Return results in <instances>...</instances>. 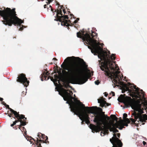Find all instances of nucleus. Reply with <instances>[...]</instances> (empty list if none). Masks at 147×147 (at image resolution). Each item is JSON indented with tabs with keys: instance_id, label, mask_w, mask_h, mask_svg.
Returning <instances> with one entry per match:
<instances>
[{
	"instance_id": "obj_51",
	"label": "nucleus",
	"mask_w": 147,
	"mask_h": 147,
	"mask_svg": "<svg viewBox=\"0 0 147 147\" xmlns=\"http://www.w3.org/2000/svg\"><path fill=\"white\" fill-rule=\"evenodd\" d=\"M122 93H124V92H125V91H124V92H123V90H122Z\"/></svg>"
},
{
	"instance_id": "obj_23",
	"label": "nucleus",
	"mask_w": 147,
	"mask_h": 147,
	"mask_svg": "<svg viewBox=\"0 0 147 147\" xmlns=\"http://www.w3.org/2000/svg\"><path fill=\"white\" fill-rule=\"evenodd\" d=\"M40 138H41V139L42 140H44L46 138V140H48V138L47 137L45 136L44 134H43L41 133H40Z\"/></svg>"
},
{
	"instance_id": "obj_47",
	"label": "nucleus",
	"mask_w": 147,
	"mask_h": 147,
	"mask_svg": "<svg viewBox=\"0 0 147 147\" xmlns=\"http://www.w3.org/2000/svg\"><path fill=\"white\" fill-rule=\"evenodd\" d=\"M82 121V123L83 124V122H85V120H84V119H83V120Z\"/></svg>"
},
{
	"instance_id": "obj_37",
	"label": "nucleus",
	"mask_w": 147,
	"mask_h": 147,
	"mask_svg": "<svg viewBox=\"0 0 147 147\" xmlns=\"http://www.w3.org/2000/svg\"><path fill=\"white\" fill-rule=\"evenodd\" d=\"M143 145L144 146L146 144V142H145L144 141H143Z\"/></svg>"
},
{
	"instance_id": "obj_56",
	"label": "nucleus",
	"mask_w": 147,
	"mask_h": 147,
	"mask_svg": "<svg viewBox=\"0 0 147 147\" xmlns=\"http://www.w3.org/2000/svg\"><path fill=\"white\" fill-rule=\"evenodd\" d=\"M57 4H58V5H59V3H58Z\"/></svg>"
},
{
	"instance_id": "obj_55",
	"label": "nucleus",
	"mask_w": 147,
	"mask_h": 147,
	"mask_svg": "<svg viewBox=\"0 0 147 147\" xmlns=\"http://www.w3.org/2000/svg\"><path fill=\"white\" fill-rule=\"evenodd\" d=\"M103 133H102V136H103Z\"/></svg>"
},
{
	"instance_id": "obj_1",
	"label": "nucleus",
	"mask_w": 147,
	"mask_h": 147,
	"mask_svg": "<svg viewBox=\"0 0 147 147\" xmlns=\"http://www.w3.org/2000/svg\"><path fill=\"white\" fill-rule=\"evenodd\" d=\"M71 59H74L77 61L86 63L82 59L79 57H68L61 65V67L64 69L62 71L63 74L71 84H83L88 80V78L82 75V70L78 64L75 62H72L67 64L65 63H67Z\"/></svg>"
},
{
	"instance_id": "obj_38",
	"label": "nucleus",
	"mask_w": 147,
	"mask_h": 147,
	"mask_svg": "<svg viewBox=\"0 0 147 147\" xmlns=\"http://www.w3.org/2000/svg\"><path fill=\"white\" fill-rule=\"evenodd\" d=\"M61 7V8L60 9H61H61H63V8H64V7H63V5H61L60 6Z\"/></svg>"
},
{
	"instance_id": "obj_40",
	"label": "nucleus",
	"mask_w": 147,
	"mask_h": 147,
	"mask_svg": "<svg viewBox=\"0 0 147 147\" xmlns=\"http://www.w3.org/2000/svg\"><path fill=\"white\" fill-rule=\"evenodd\" d=\"M70 16H73V18H75V17H74V15H73L72 14H71H71H70Z\"/></svg>"
},
{
	"instance_id": "obj_3",
	"label": "nucleus",
	"mask_w": 147,
	"mask_h": 147,
	"mask_svg": "<svg viewBox=\"0 0 147 147\" xmlns=\"http://www.w3.org/2000/svg\"><path fill=\"white\" fill-rule=\"evenodd\" d=\"M84 31H82L81 32L80 31L78 32L77 33V37L82 38L84 43H85L86 44L90 45L87 46L88 48L91 49L92 53L94 55L98 54V57L100 59V60L98 61L100 63L103 58V56L101 54H104L105 55H107L102 52V49L99 46L100 43L97 42V40H96L97 36V34L92 31L91 34L86 33L84 34Z\"/></svg>"
},
{
	"instance_id": "obj_8",
	"label": "nucleus",
	"mask_w": 147,
	"mask_h": 147,
	"mask_svg": "<svg viewBox=\"0 0 147 147\" xmlns=\"http://www.w3.org/2000/svg\"><path fill=\"white\" fill-rule=\"evenodd\" d=\"M82 108L76 113L79 115V117L81 120H85L86 123L88 124L90 123V118L88 114L92 113L94 114L96 109L98 108L97 107H85L83 104H82Z\"/></svg>"
},
{
	"instance_id": "obj_21",
	"label": "nucleus",
	"mask_w": 147,
	"mask_h": 147,
	"mask_svg": "<svg viewBox=\"0 0 147 147\" xmlns=\"http://www.w3.org/2000/svg\"><path fill=\"white\" fill-rule=\"evenodd\" d=\"M47 140H46V138L44 140H42V139H39L37 138V143H38V142H40V143H49V142Z\"/></svg>"
},
{
	"instance_id": "obj_44",
	"label": "nucleus",
	"mask_w": 147,
	"mask_h": 147,
	"mask_svg": "<svg viewBox=\"0 0 147 147\" xmlns=\"http://www.w3.org/2000/svg\"><path fill=\"white\" fill-rule=\"evenodd\" d=\"M3 100L2 98H0V101H2Z\"/></svg>"
},
{
	"instance_id": "obj_4",
	"label": "nucleus",
	"mask_w": 147,
	"mask_h": 147,
	"mask_svg": "<svg viewBox=\"0 0 147 147\" xmlns=\"http://www.w3.org/2000/svg\"><path fill=\"white\" fill-rule=\"evenodd\" d=\"M0 15L3 17V20L2 22L5 25L11 26L13 24L15 26H19L20 27L19 30H23L24 26L21 24L24 22V21L16 16L15 8L11 9L7 7L5 10H0Z\"/></svg>"
},
{
	"instance_id": "obj_19",
	"label": "nucleus",
	"mask_w": 147,
	"mask_h": 147,
	"mask_svg": "<svg viewBox=\"0 0 147 147\" xmlns=\"http://www.w3.org/2000/svg\"><path fill=\"white\" fill-rule=\"evenodd\" d=\"M25 119H22H22H21L20 122V125H18V128L19 129L21 130V128L22 127V126H24L26 125V124L28 123V122H26V120H24Z\"/></svg>"
},
{
	"instance_id": "obj_41",
	"label": "nucleus",
	"mask_w": 147,
	"mask_h": 147,
	"mask_svg": "<svg viewBox=\"0 0 147 147\" xmlns=\"http://www.w3.org/2000/svg\"><path fill=\"white\" fill-rule=\"evenodd\" d=\"M53 60H57V59L55 58H54L53 59Z\"/></svg>"
},
{
	"instance_id": "obj_43",
	"label": "nucleus",
	"mask_w": 147,
	"mask_h": 147,
	"mask_svg": "<svg viewBox=\"0 0 147 147\" xmlns=\"http://www.w3.org/2000/svg\"><path fill=\"white\" fill-rule=\"evenodd\" d=\"M47 5L46 4H45L44 5V8H46L47 7Z\"/></svg>"
},
{
	"instance_id": "obj_22",
	"label": "nucleus",
	"mask_w": 147,
	"mask_h": 147,
	"mask_svg": "<svg viewBox=\"0 0 147 147\" xmlns=\"http://www.w3.org/2000/svg\"><path fill=\"white\" fill-rule=\"evenodd\" d=\"M32 140H33L35 141L36 144L37 146V147H42V146H41V143L40 142H38V143H37V140L36 141V140H34V139L33 138L31 137L30 138V139H28V140L30 142H31Z\"/></svg>"
},
{
	"instance_id": "obj_34",
	"label": "nucleus",
	"mask_w": 147,
	"mask_h": 147,
	"mask_svg": "<svg viewBox=\"0 0 147 147\" xmlns=\"http://www.w3.org/2000/svg\"><path fill=\"white\" fill-rule=\"evenodd\" d=\"M117 136L118 138H119L120 136V134L119 133H117Z\"/></svg>"
},
{
	"instance_id": "obj_18",
	"label": "nucleus",
	"mask_w": 147,
	"mask_h": 147,
	"mask_svg": "<svg viewBox=\"0 0 147 147\" xmlns=\"http://www.w3.org/2000/svg\"><path fill=\"white\" fill-rule=\"evenodd\" d=\"M6 108H8L9 110L11 112L9 113V111L7 113L8 114V116L10 117H12V115L13 114H14V113H16L17 112L16 111H15L13 110V109H11V108H10L9 107V105H6Z\"/></svg>"
},
{
	"instance_id": "obj_42",
	"label": "nucleus",
	"mask_w": 147,
	"mask_h": 147,
	"mask_svg": "<svg viewBox=\"0 0 147 147\" xmlns=\"http://www.w3.org/2000/svg\"><path fill=\"white\" fill-rule=\"evenodd\" d=\"M88 67V65H85L84 66V67L85 68H87Z\"/></svg>"
},
{
	"instance_id": "obj_54",
	"label": "nucleus",
	"mask_w": 147,
	"mask_h": 147,
	"mask_svg": "<svg viewBox=\"0 0 147 147\" xmlns=\"http://www.w3.org/2000/svg\"><path fill=\"white\" fill-rule=\"evenodd\" d=\"M53 64V63H50V64Z\"/></svg>"
},
{
	"instance_id": "obj_30",
	"label": "nucleus",
	"mask_w": 147,
	"mask_h": 147,
	"mask_svg": "<svg viewBox=\"0 0 147 147\" xmlns=\"http://www.w3.org/2000/svg\"><path fill=\"white\" fill-rule=\"evenodd\" d=\"M50 78L51 80V81H52L54 82H55V79H54L53 78V77H51L50 76H49V78Z\"/></svg>"
},
{
	"instance_id": "obj_29",
	"label": "nucleus",
	"mask_w": 147,
	"mask_h": 147,
	"mask_svg": "<svg viewBox=\"0 0 147 147\" xmlns=\"http://www.w3.org/2000/svg\"><path fill=\"white\" fill-rule=\"evenodd\" d=\"M40 133H38L37 135V136L38 138H36V139H37V138H38L39 139H41V138H40Z\"/></svg>"
},
{
	"instance_id": "obj_9",
	"label": "nucleus",
	"mask_w": 147,
	"mask_h": 147,
	"mask_svg": "<svg viewBox=\"0 0 147 147\" xmlns=\"http://www.w3.org/2000/svg\"><path fill=\"white\" fill-rule=\"evenodd\" d=\"M54 12L57 13L56 16H55V18L54 19L55 21L61 22V24L62 26L68 27L70 25L68 24V23L70 22V20H66L68 19V16L63 15L62 13V10L61 9H56Z\"/></svg>"
},
{
	"instance_id": "obj_2",
	"label": "nucleus",
	"mask_w": 147,
	"mask_h": 147,
	"mask_svg": "<svg viewBox=\"0 0 147 147\" xmlns=\"http://www.w3.org/2000/svg\"><path fill=\"white\" fill-rule=\"evenodd\" d=\"M125 94H121L118 98V100L120 102H123L129 106H130L134 110V112L132 115L134 116V119L130 118V120L128 118H126L125 120L126 122L123 123V126H127L128 123H130L131 121L132 123L138 127L139 125L141 126L144 125L147 121V115L145 114H142L144 113L143 109H142V104L141 101L138 99L137 101L133 100L129 96H125Z\"/></svg>"
},
{
	"instance_id": "obj_10",
	"label": "nucleus",
	"mask_w": 147,
	"mask_h": 147,
	"mask_svg": "<svg viewBox=\"0 0 147 147\" xmlns=\"http://www.w3.org/2000/svg\"><path fill=\"white\" fill-rule=\"evenodd\" d=\"M127 85L131 88V90H133L132 93L134 94H136V98H140L142 95L144 96L145 93L142 90H140L141 92V94H140L141 92L139 91V88L137 87L134 84H131L130 83H128Z\"/></svg>"
},
{
	"instance_id": "obj_32",
	"label": "nucleus",
	"mask_w": 147,
	"mask_h": 147,
	"mask_svg": "<svg viewBox=\"0 0 147 147\" xmlns=\"http://www.w3.org/2000/svg\"><path fill=\"white\" fill-rule=\"evenodd\" d=\"M127 116V114L126 113H124L123 114V118H126Z\"/></svg>"
},
{
	"instance_id": "obj_31",
	"label": "nucleus",
	"mask_w": 147,
	"mask_h": 147,
	"mask_svg": "<svg viewBox=\"0 0 147 147\" xmlns=\"http://www.w3.org/2000/svg\"><path fill=\"white\" fill-rule=\"evenodd\" d=\"M100 82L99 81V80H98L96 81H95V83L96 84L98 85L100 83Z\"/></svg>"
},
{
	"instance_id": "obj_52",
	"label": "nucleus",
	"mask_w": 147,
	"mask_h": 147,
	"mask_svg": "<svg viewBox=\"0 0 147 147\" xmlns=\"http://www.w3.org/2000/svg\"><path fill=\"white\" fill-rule=\"evenodd\" d=\"M70 13V11H68V14H69V13Z\"/></svg>"
},
{
	"instance_id": "obj_50",
	"label": "nucleus",
	"mask_w": 147,
	"mask_h": 147,
	"mask_svg": "<svg viewBox=\"0 0 147 147\" xmlns=\"http://www.w3.org/2000/svg\"><path fill=\"white\" fill-rule=\"evenodd\" d=\"M79 19H79V18H77L76 19V20H77L78 21V20H79Z\"/></svg>"
},
{
	"instance_id": "obj_33",
	"label": "nucleus",
	"mask_w": 147,
	"mask_h": 147,
	"mask_svg": "<svg viewBox=\"0 0 147 147\" xmlns=\"http://www.w3.org/2000/svg\"><path fill=\"white\" fill-rule=\"evenodd\" d=\"M63 12L64 14H65L66 13V11L65 9H63Z\"/></svg>"
},
{
	"instance_id": "obj_53",
	"label": "nucleus",
	"mask_w": 147,
	"mask_h": 147,
	"mask_svg": "<svg viewBox=\"0 0 147 147\" xmlns=\"http://www.w3.org/2000/svg\"><path fill=\"white\" fill-rule=\"evenodd\" d=\"M49 7H51V8L52 7H51V5H50V6H49Z\"/></svg>"
},
{
	"instance_id": "obj_57",
	"label": "nucleus",
	"mask_w": 147,
	"mask_h": 147,
	"mask_svg": "<svg viewBox=\"0 0 147 147\" xmlns=\"http://www.w3.org/2000/svg\"><path fill=\"white\" fill-rule=\"evenodd\" d=\"M54 63V64H55V63Z\"/></svg>"
},
{
	"instance_id": "obj_17",
	"label": "nucleus",
	"mask_w": 147,
	"mask_h": 147,
	"mask_svg": "<svg viewBox=\"0 0 147 147\" xmlns=\"http://www.w3.org/2000/svg\"><path fill=\"white\" fill-rule=\"evenodd\" d=\"M99 109L102 112V113L103 114L102 115H101L100 114H99L98 115H100L102 117L103 119L104 120V121H105V120L106 119L107 121H109V120H110V118L109 117H108L107 115H105V112H103L102 111V109L101 108H99Z\"/></svg>"
},
{
	"instance_id": "obj_16",
	"label": "nucleus",
	"mask_w": 147,
	"mask_h": 147,
	"mask_svg": "<svg viewBox=\"0 0 147 147\" xmlns=\"http://www.w3.org/2000/svg\"><path fill=\"white\" fill-rule=\"evenodd\" d=\"M59 75H57V74H55L54 77L55 79V82H58V83H59V81L58 80L59 79L61 81L64 82V78L63 77L61 73V72H59Z\"/></svg>"
},
{
	"instance_id": "obj_36",
	"label": "nucleus",
	"mask_w": 147,
	"mask_h": 147,
	"mask_svg": "<svg viewBox=\"0 0 147 147\" xmlns=\"http://www.w3.org/2000/svg\"><path fill=\"white\" fill-rule=\"evenodd\" d=\"M111 93L112 94V96H115V93L114 92H111Z\"/></svg>"
},
{
	"instance_id": "obj_28",
	"label": "nucleus",
	"mask_w": 147,
	"mask_h": 147,
	"mask_svg": "<svg viewBox=\"0 0 147 147\" xmlns=\"http://www.w3.org/2000/svg\"><path fill=\"white\" fill-rule=\"evenodd\" d=\"M64 87L67 89L70 86L68 84H64L63 85Z\"/></svg>"
},
{
	"instance_id": "obj_26",
	"label": "nucleus",
	"mask_w": 147,
	"mask_h": 147,
	"mask_svg": "<svg viewBox=\"0 0 147 147\" xmlns=\"http://www.w3.org/2000/svg\"><path fill=\"white\" fill-rule=\"evenodd\" d=\"M115 70H113V71H115V70L116 69H117V71H119V67H118V66H117V64L115 65Z\"/></svg>"
},
{
	"instance_id": "obj_27",
	"label": "nucleus",
	"mask_w": 147,
	"mask_h": 147,
	"mask_svg": "<svg viewBox=\"0 0 147 147\" xmlns=\"http://www.w3.org/2000/svg\"><path fill=\"white\" fill-rule=\"evenodd\" d=\"M70 21V22H69L68 23V24H69V23H71V25H71V26H73L74 25V24H76V23H77L78 22V21L77 20H75L74 21V23H74V24H72V23H71V21Z\"/></svg>"
},
{
	"instance_id": "obj_24",
	"label": "nucleus",
	"mask_w": 147,
	"mask_h": 147,
	"mask_svg": "<svg viewBox=\"0 0 147 147\" xmlns=\"http://www.w3.org/2000/svg\"><path fill=\"white\" fill-rule=\"evenodd\" d=\"M123 120L122 119H121V124L120 125H119L118 128L120 130L122 129L124 127L123 125Z\"/></svg>"
},
{
	"instance_id": "obj_5",
	"label": "nucleus",
	"mask_w": 147,
	"mask_h": 147,
	"mask_svg": "<svg viewBox=\"0 0 147 147\" xmlns=\"http://www.w3.org/2000/svg\"><path fill=\"white\" fill-rule=\"evenodd\" d=\"M102 55L103 58L102 60H104L105 64L100 67V69L102 71H104L105 75L110 78L112 80L113 83H114L115 84L123 85V82H121V80L122 77H123V76H122L121 77V75L119 74L120 71H110L108 66V65L111 70H115L112 62L110 60V58H108V55H105L104 54H102Z\"/></svg>"
},
{
	"instance_id": "obj_49",
	"label": "nucleus",
	"mask_w": 147,
	"mask_h": 147,
	"mask_svg": "<svg viewBox=\"0 0 147 147\" xmlns=\"http://www.w3.org/2000/svg\"><path fill=\"white\" fill-rule=\"evenodd\" d=\"M15 129H17V128H16V127H13Z\"/></svg>"
},
{
	"instance_id": "obj_6",
	"label": "nucleus",
	"mask_w": 147,
	"mask_h": 147,
	"mask_svg": "<svg viewBox=\"0 0 147 147\" xmlns=\"http://www.w3.org/2000/svg\"><path fill=\"white\" fill-rule=\"evenodd\" d=\"M93 121L96 123L97 125L92 124L89 125V127L93 132H97L101 131L100 135L102 136V134L103 133V136L106 134H109L108 129H109L110 131H113L111 125H109L108 123V121L106 119L105 121H104L102 117L100 115L95 116L94 118Z\"/></svg>"
},
{
	"instance_id": "obj_25",
	"label": "nucleus",
	"mask_w": 147,
	"mask_h": 147,
	"mask_svg": "<svg viewBox=\"0 0 147 147\" xmlns=\"http://www.w3.org/2000/svg\"><path fill=\"white\" fill-rule=\"evenodd\" d=\"M129 87H128L126 86V91H128L130 93L132 92V91H133L132 90H130L129 88Z\"/></svg>"
},
{
	"instance_id": "obj_11",
	"label": "nucleus",
	"mask_w": 147,
	"mask_h": 147,
	"mask_svg": "<svg viewBox=\"0 0 147 147\" xmlns=\"http://www.w3.org/2000/svg\"><path fill=\"white\" fill-rule=\"evenodd\" d=\"M16 81L22 84L24 86L27 87L29 85V81L28 80L26 76V75L24 74H20L17 77Z\"/></svg>"
},
{
	"instance_id": "obj_39",
	"label": "nucleus",
	"mask_w": 147,
	"mask_h": 147,
	"mask_svg": "<svg viewBox=\"0 0 147 147\" xmlns=\"http://www.w3.org/2000/svg\"><path fill=\"white\" fill-rule=\"evenodd\" d=\"M105 96H107L108 95V94L107 92H105Z\"/></svg>"
},
{
	"instance_id": "obj_48",
	"label": "nucleus",
	"mask_w": 147,
	"mask_h": 147,
	"mask_svg": "<svg viewBox=\"0 0 147 147\" xmlns=\"http://www.w3.org/2000/svg\"><path fill=\"white\" fill-rule=\"evenodd\" d=\"M51 11H53V13H54V12L53 11V9L51 8Z\"/></svg>"
},
{
	"instance_id": "obj_15",
	"label": "nucleus",
	"mask_w": 147,
	"mask_h": 147,
	"mask_svg": "<svg viewBox=\"0 0 147 147\" xmlns=\"http://www.w3.org/2000/svg\"><path fill=\"white\" fill-rule=\"evenodd\" d=\"M45 70L47 72H46L45 71H44L40 76L41 80L42 81L44 80H47L49 79V76H48L49 74V71H47V69H45Z\"/></svg>"
},
{
	"instance_id": "obj_35",
	"label": "nucleus",
	"mask_w": 147,
	"mask_h": 147,
	"mask_svg": "<svg viewBox=\"0 0 147 147\" xmlns=\"http://www.w3.org/2000/svg\"><path fill=\"white\" fill-rule=\"evenodd\" d=\"M22 129H21V131L23 132V131H24V129H25L24 127H22Z\"/></svg>"
},
{
	"instance_id": "obj_14",
	"label": "nucleus",
	"mask_w": 147,
	"mask_h": 147,
	"mask_svg": "<svg viewBox=\"0 0 147 147\" xmlns=\"http://www.w3.org/2000/svg\"><path fill=\"white\" fill-rule=\"evenodd\" d=\"M105 100L106 99L103 97H102L98 99V102L100 103V106L102 107H106L110 105V104L106 102Z\"/></svg>"
},
{
	"instance_id": "obj_45",
	"label": "nucleus",
	"mask_w": 147,
	"mask_h": 147,
	"mask_svg": "<svg viewBox=\"0 0 147 147\" xmlns=\"http://www.w3.org/2000/svg\"><path fill=\"white\" fill-rule=\"evenodd\" d=\"M100 44V45L101 46H102L103 45V43H101V44L100 43H99Z\"/></svg>"
},
{
	"instance_id": "obj_20",
	"label": "nucleus",
	"mask_w": 147,
	"mask_h": 147,
	"mask_svg": "<svg viewBox=\"0 0 147 147\" xmlns=\"http://www.w3.org/2000/svg\"><path fill=\"white\" fill-rule=\"evenodd\" d=\"M105 53V54H106L108 56V58H110L112 60H115V54H112L111 55L110 57V53L109 51H108V53L107 52H105V53Z\"/></svg>"
},
{
	"instance_id": "obj_46",
	"label": "nucleus",
	"mask_w": 147,
	"mask_h": 147,
	"mask_svg": "<svg viewBox=\"0 0 147 147\" xmlns=\"http://www.w3.org/2000/svg\"><path fill=\"white\" fill-rule=\"evenodd\" d=\"M11 127H13L14 125H13V124L12 123V124H11Z\"/></svg>"
},
{
	"instance_id": "obj_7",
	"label": "nucleus",
	"mask_w": 147,
	"mask_h": 147,
	"mask_svg": "<svg viewBox=\"0 0 147 147\" xmlns=\"http://www.w3.org/2000/svg\"><path fill=\"white\" fill-rule=\"evenodd\" d=\"M59 94L63 97L65 101H67L66 103L70 105L71 111L74 113V114L77 115L76 113L82 107L77 106V103L81 102L79 100H77L72 96L73 94L72 92L69 90H66L62 88L59 91Z\"/></svg>"
},
{
	"instance_id": "obj_13",
	"label": "nucleus",
	"mask_w": 147,
	"mask_h": 147,
	"mask_svg": "<svg viewBox=\"0 0 147 147\" xmlns=\"http://www.w3.org/2000/svg\"><path fill=\"white\" fill-rule=\"evenodd\" d=\"M15 116V117H13L12 116V117H13L14 119H16V118H17V119L16 120L14 121L13 122V124L14 125L16 124V123L20 122V121L21 119H25V120H27V118L26 117H25V116L23 115H20L19 114V112H17L16 113H14L13 114Z\"/></svg>"
},
{
	"instance_id": "obj_12",
	"label": "nucleus",
	"mask_w": 147,
	"mask_h": 147,
	"mask_svg": "<svg viewBox=\"0 0 147 147\" xmlns=\"http://www.w3.org/2000/svg\"><path fill=\"white\" fill-rule=\"evenodd\" d=\"M111 117H112L113 119V121L111 122H108V123L109 125H111V128H118L119 125L121 124V120L117 121V123H114V121L115 120L117 121L118 118L117 117L114 115H111Z\"/></svg>"
}]
</instances>
